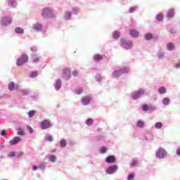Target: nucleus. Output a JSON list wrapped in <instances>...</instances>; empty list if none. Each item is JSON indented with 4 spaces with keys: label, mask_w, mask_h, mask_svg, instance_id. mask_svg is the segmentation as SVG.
Instances as JSON below:
<instances>
[{
    "label": "nucleus",
    "mask_w": 180,
    "mask_h": 180,
    "mask_svg": "<svg viewBox=\"0 0 180 180\" xmlns=\"http://www.w3.org/2000/svg\"><path fill=\"white\" fill-rule=\"evenodd\" d=\"M41 16L44 19H54L56 18V13L51 7H45L41 11Z\"/></svg>",
    "instance_id": "nucleus-1"
},
{
    "label": "nucleus",
    "mask_w": 180,
    "mask_h": 180,
    "mask_svg": "<svg viewBox=\"0 0 180 180\" xmlns=\"http://www.w3.org/2000/svg\"><path fill=\"white\" fill-rule=\"evenodd\" d=\"M144 95H146L145 89H139L131 94V98L134 101H136V99H140V98L144 96Z\"/></svg>",
    "instance_id": "nucleus-2"
},
{
    "label": "nucleus",
    "mask_w": 180,
    "mask_h": 180,
    "mask_svg": "<svg viewBox=\"0 0 180 180\" xmlns=\"http://www.w3.org/2000/svg\"><path fill=\"white\" fill-rule=\"evenodd\" d=\"M120 46L124 50H130V49H133V42L130 40L125 39L124 38H121Z\"/></svg>",
    "instance_id": "nucleus-3"
},
{
    "label": "nucleus",
    "mask_w": 180,
    "mask_h": 180,
    "mask_svg": "<svg viewBox=\"0 0 180 180\" xmlns=\"http://www.w3.org/2000/svg\"><path fill=\"white\" fill-rule=\"evenodd\" d=\"M129 72L128 68H122L120 70H115L112 73V78H119V77H122L123 74H127Z\"/></svg>",
    "instance_id": "nucleus-4"
},
{
    "label": "nucleus",
    "mask_w": 180,
    "mask_h": 180,
    "mask_svg": "<svg viewBox=\"0 0 180 180\" xmlns=\"http://www.w3.org/2000/svg\"><path fill=\"white\" fill-rule=\"evenodd\" d=\"M168 155V153H167V150H165V148H160L157 150L155 153L156 158H158V160H164L165 158H167Z\"/></svg>",
    "instance_id": "nucleus-5"
},
{
    "label": "nucleus",
    "mask_w": 180,
    "mask_h": 180,
    "mask_svg": "<svg viewBox=\"0 0 180 180\" xmlns=\"http://www.w3.org/2000/svg\"><path fill=\"white\" fill-rule=\"evenodd\" d=\"M0 23L1 27H6V26H9V25L12 23V16L6 15L2 17Z\"/></svg>",
    "instance_id": "nucleus-6"
},
{
    "label": "nucleus",
    "mask_w": 180,
    "mask_h": 180,
    "mask_svg": "<svg viewBox=\"0 0 180 180\" xmlns=\"http://www.w3.org/2000/svg\"><path fill=\"white\" fill-rule=\"evenodd\" d=\"M27 61H29V56H27V55L22 54V57L17 60V65L18 67H22V65L26 64Z\"/></svg>",
    "instance_id": "nucleus-7"
},
{
    "label": "nucleus",
    "mask_w": 180,
    "mask_h": 180,
    "mask_svg": "<svg viewBox=\"0 0 180 180\" xmlns=\"http://www.w3.org/2000/svg\"><path fill=\"white\" fill-rule=\"evenodd\" d=\"M62 78L65 79V81L71 79V70L70 68H65L63 70Z\"/></svg>",
    "instance_id": "nucleus-8"
},
{
    "label": "nucleus",
    "mask_w": 180,
    "mask_h": 180,
    "mask_svg": "<svg viewBox=\"0 0 180 180\" xmlns=\"http://www.w3.org/2000/svg\"><path fill=\"white\" fill-rule=\"evenodd\" d=\"M51 122L49 120H44L41 122V130H47V129H50L52 127Z\"/></svg>",
    "instance_id": "nucleus-9"
},
{
    "label": "nucleus",
    "mask_w": 180,
    "mask_h": 180,
    "mask_svg": "<svg viewBox=\"0 0 180 180\" xmlns=\"http://www.w3.org/2000/svg\"><path fill=\"white\" fill-rule=\"evenodd\" d=\"M119 169V167L117 165L110 166L106 169V173L108 175L115 174Z\"/></svg>",
    "instance_id": "nucleus-10"
},
{
    "label": "nucleus",
    "mask_w": 180,
    "mask_h": 180,
    "mask_svg": "<svg viewBox=\"0 0 180 180\" xmlns=\"http://www.w3.org/2000/svg\"><path fill=\"white\" fill-rule=\"evenodd\" d=\"M91 101H92V96L89 95L84 96L82 99V104L84 105V106H86V105H89V103H91Z\"/></svg>",
    "instance_id": "nucleus-11"
},
{
    "label": "nucleus",
    "mask_w": 180,
    "mask_h": 180,
    "mask_svg": "<svg viewBox=\"0 0 180 180\" xmlns=\"http://www.w3.org/2000/svg\"><path fill=\"white\" fill-rule=\"evenodd\" d=\"M32 29L35 32H41L43 30V24L40 22H35L32 25Z\"/></svg>",
    "instance_id": "nucleus-12"
},
{
    "label": "nucleus",
    "mask_w": 180,
    "mask_h": 180,
    "mask_svg": "<svg viewBox=\"0 0 180 180\" xmlns=\"http://www.w3.org/2000/svg\"><path fill=\"white\" fill-rule=\"evenodd\" d=\"M53 86L56 91H60L61 89V86H63V82H61L60 79L56 80Z\"/></svg>",
    "instance_id": "nucleus-13"
},
{
    "label": "nucleus",
    "mask_w": 180,
    "mask_h": 180,
    "mask_svg": "<svg viewBox=\"0 0 180 180\" xmlns=\"http://www.w3.org/2000/svg\"><path fill=\"white\" fill-rule=\"evenodd\" d=\"M22 141V139L19 136H15L13 138V140L9 141V144L11 146H16V144H19Z\"/></svg>",
    "instance_id": "nucleus-14"
},
{
    "label": "nucleus",
    "mask_w": 180,
    "mask_h": 180,
    "mask_svg": "<svg viewBox=\"0 0 180 180\" xmlns=\"http://www.w3.org/2000/svg\"><path fill=\"white\" fill-rule=\"evenodd\" d=\"M72 18V13L70 11H66L64 13L63 19H65V20H71Z\"/></svg>",
    "instance_id": "nucleus-15"
},
{
    "label": "nucleus",
    "mask_w": 180,
    "mask_h": 180,
    "mask_svg": "<svg viewBox=\"0 0 180 180\" xmlns=\"http://www.w3.org/2000/svg\"><path fill=\"white\" fill-rule=\"evenodd\" d=\"M129 34L131 37H134V39H137L140 34V32L139 30L133 29L130 30Z\"/></svg>",
    "instance_id": "nucleus-16"
},
{
    "label": "nucleus",
    "mask_w": 180,
    "mask_h": 180,
    "mask_svg": "<svg viewBox=\"0 0 180 180\" xmlns=\"http://www.w3.org/2000/svg\"><path fill=\"white\" fill-rule=\"evenodd\" d=\"M8 90L12 92V91H15V89H18L19 88V85L15 84V82H11L8 85Z\"/></svg>",
    "instance_id": "nucleus-17"
},
{
    "label": "nucleus",
    "mask_w": 180,
    "mask_h": 180,
    "mask_svg": "<svg viewBox=\"0 0 180 180\" xmlns=\"http://www.w3.org/2000/svg\"><path fill=\"white\" fill-rule=\"evenodd\" d=\"M115 161L116 158L113 155H110L105 159V162H107V164H113V162H115Z\"/></svg>",
    "instance_id": "nucleus-18"
},
{
    "label": "nucleus",
    "mask_w": 180,
    "mask_h": 180,
    "mask_svg": "<svg viewBox=\"0 0 180 180\" xmlns=\"http://www.w3.org/2000/svg\"><path fill=\"white\" fill-rule=\"evenodd\" d=\"M7 4L9 8H15V6H18L16 0H7Z\"/></svg>",
    "instance_id": "nucleus-19"
},
{
    "label": "nucleus",
    "mask_w": 180,
    "mask_h": 180,
    "mask_svg": "<svg viewBox=\"0 0 180 180\" xmlns=\"http://www.w3.org/2000/svg\"><path fill=\"white\" fill-rule=\"evenodd\" d=\"M154 37V35L151 32H146L144 34V39L145 40H147V41H150V40H153Z\"/></svg>",
    "instance_id": "nucleus-20"
},
{
    "label": "nucleus",
    "mask_w": 180,
    "mask_h": 180,
    "mask_svg": "<svg viewBox=\"0 0 180 180\" xmlns=\"http://www.w3.org/2000/svg\"><path fill=\"white\" fill-rule=\"evenodd\" d=\"M59 146L60 148H65V147H67V140L65 139H61L59 141Z\"/></svg>",
    "instance_id": "nucleus-21"
},
{
    "label": "nucleus",
    "mask_w": 180,
    "mask_h": 180,
    "mask_svg": "<svg viewBox=\"0 0 180 180\" xmlns=\"http://www.w3.org/2000/svg\"><path fill=\"white\" fill-rule=\"evenodd\" d=\"M162 103L165 106H168L171 103V98L168 97H165L162 101Z\"/></svg>",
    "instance_id": "nucleus-22"
},
{
    "label": "nucleus",
    "mask_w": 180,
    "mask_h": 180,
    "mask_svg": "<svg viewBox=\"0 0 180 180\" xmlns=\"http://www.w3.org/2000/svg\"><path fill=\"white\" fill-rule=\"evenodd\" d=\"M166 50H168V51H172L175 50V45L173 43H168L166 46Z\"/></svg>",
    "instance_id": "nucleus-23"
},
{
    "label": "nucleus",
    "mask_w": 180,
    "mask_h": 180,
    "mask_svg": "<svg viewBox=\"0 0 180 180\" xmlns=\"http://www.w3.org/2000/svg\"><path fill=\"white\" fill-rule=\"evenodd\" d=\"M158 91L160 95H165V94H167V88L165 86L159 87Z\"/></svg>",
    "instance_id": "nucleus-24"
},
{
    "label": "nucleus",
    "mask_w": 180,
    "mask_h": 180,
    "mask_svg": "<svg viewBox=\"0 0 180 180\" xmlns=\"http://www.w3.org/2000/svg\"><path fill=\"white\" fill-rule=\"evenodd\" d=\"M174 15H175V11L174 9H170L167 11V17L169 19H171V18H174Z\"/></svg>",
    "instance_id": "nucleus-25"
},
{
    "label": "nucleus",
    "mask_w": 180,
    "mask_h": 180,
    "mask_svg": "<svg viewBox=\"0 0 180 180\" xmlns=\"http://www.w3.org/2000/svg\"><path fill=\"white\" fill-rule=\"evenodd\" d=\"M157 57L158 60H164L165 57V53L163 51H159L157 53Z\"/></svg>",
    "instance_id": "nucleus-26"
},
{
    "label": "nucleus",
    "mask_w": 180,
    "mask_h": 180,
    "mask_svg": "<svg viewBox=\"0 0 180 180\" xmlns=\"http://www.w3.org/2000/svg\"><path fill=\"white\" fill-rule=\"evenodd\" d=\"M15 32L17 33V34H23L25 30L22 28L17 27L15 28Z\"/></svg>",
    "instance_id": "nucleus-27"
},
{
    "label": "nucleus",
    "mask_w": 180,
    "mask_h": 180,
    "mask_svg": "<svg viewBox=\"0 0 180 180\" xmlns=\"http://www.w3.org/2000/svg\"><path fill=\"white\" fill-rule=\"evenodd\" d=\"M49 161H50V162H57V157H56V155H50L49 157Z\"/></svg>",
    "instance_id": "nucleus-28"
},
{
    "label": "nucleus",
    "mask_w": 180,
    "mask_h": 180,
    "mask_svg": "<svg viewBox=\"0 0 180 180\" xmlns=\"http://www.w3.org/2000/svg\"><path fill=\"white\" fill-rule=\"evenodd\" d=\"M155 129H157V130H160L162 129V122H158L155 124Z\"/></svg>",
    "instance_id": "nucleus-29"
},
{
    "label": "nucleus",
    "mask_w": 180,
    "mask_h": 180,
    "mask_svg": "<svg viewBox=\"0 0 180 180\" xmlns=\"http://www.w3.org/2000/svg\"><path fill=\"white\" fill-rule=\"evenodd\" d=\"M112 37L113 39H115V40H117V39L120 38V32L117 31L114 32V33L112 34Z\"/></svg>",
    "instance_id": "nucleus-30"
},
{
    "label": "nucleus",
    "mask_w": 180,
    "mask_h": 180,
    "mask_svg": "<svg viewBox=\"0 0 180 180\" xmlns=\"http://www.w3.org/2000/svg\"><path fill=\"white\" fill-rule=\"evenodd\" d=\"M85 123L86 126H92V124H94V119L89 118L86 120Z\"/></svg>",
    "instance_id": "nucleus-31"
},
{
    "label": "nucleus",
    "mask_w": 180,
    "mask_h": 180,
    "mask_svg": "<svg viewBox=\"0 0 180 180\" xmlns=\"http://www.w3.org/2000/svg\"><path fill=\"white\" fill-rule=\"evenodd\" d=\"M136 126H137L139 129H143V127H144V121L139 120V121L136 122Z\"/></svg>",
    "instance_id": "nucleus-32"
},
{
    "label": "nucleus",
    "mask_w": 180,
    "mask_h": 180,
    "mask_svg": "<svg viewBox=\"0 0 180 180\" xmlns=\"http://www.w3.org/2000/svg\"><path fill=\"white\" fill-rule=\"evenodd\" d=\"M46 141H53L54 139L53 138V136H51L50 134H47L45 136Z\"/></svg>",
    "instance_id": "nucleus-33"
},
{
    "label": "nucleus",
    "mask_w": 180,
    "mask_h": 180,
    "mask_svg": "<svg viewBox=\"0 0 180 180\" xmlns=\"http://www.w3.org/2000/svg\"><path fill=\"white\" fill-rule=\"evenodd\" d=\"M164 19V15H162V13H159L156 15V20L158 22H161Z\"/></svg>",
    "instance_id": "nucleus-34"
},
{
    "label": "nucleus",
    "mask_w": 180,
    "mask_h": 180,
    "mask_svg": "<svg viewBox=\"0 0 180 180\" xmlns=\"http://www.w3.org/2000/svg\"><path fill=\"white\" fill-rule=\"evenodd\" d=\"M78 12H79V8L74 7L72 8V13H73V15H78Z\"/></svg>",
    "instance_id": "nucleus-35"
},
{
    "label": "nucleus",
    "mask_w": 180,
    "mask_h": 180,
    "mask_svg": "<svg viewBox=\"0 0 180 180\" xmlns=\"http://www.w3.org/2000/svg\"><path fill=\"white\" fill-rule=\"evenodd\" d=\"M82 92H84V91L82 90V88L79 87V88H77L75 90V93L77 94V95H81L82 94Z\"/></svg>",
    "instance_id": "nucleus-36"
},
{
    "label": "nucleus",
    "mask_w": 180,
    "mask_h": 180,
    "mask_svg": "<svg viewBox=\"0 0 180 180\" xmlns=\"http://www.w3.org/2000/svg\"><path fill=\"white\" fill-rule=\"evenodd\" d=\"M168 32L169 33H170V34H176V29L174 28V27H172V28H169L168 30Z\"/></svg>",
    "instance_id": "nucleus-37"
},
{
    "label": "nucleus",
    "mask_w": 180,
    "mask_h": 180,
    "mask_svg": "<svg viewBox=\"0 0 180 180\" xmlns=\"http://www.w3.org/2000/svg\"><path fill=\"white\" fill-rule=\"evenodd\" d=\"M94 61H101L102 60L103 57L101 55H95L94 56Z\"/></svg>",
    "instance_id": "nucleus-38"
},
{
    "label": "nucleus",
    "mask_w": 180,
    "mask_h": 180,
    "mask_svg": "<svg viewBox=\"0 0 180 180\" xmlns=\"http://www.w3.org/2000/svg\"><path fill=\"white\" fill-rule=\"evenodd\" d=\"M34 115H36V110H32L28 112V116L29 117H33V116H34Z\"/></svg>",
    "instance_id": "nucleus-39"
},
{
    "label": "nucleus",
    "mask_w": 180,
    "mask_h": 180,
    "mask_svg": "<svg viewBox=\"0 0 180 180\" xmlns=\"http://www.w3.org/2000/svg\"><path fill=\"white\" fill-rule=\"evenodd\" d=\"M22 95H29V94H30V90L27 89H24L22 90Z\"/></svg>",
    "instance_id": "nucleus-40"
},
{
    "label": "nucleus",
    "mask_w": 180,
    "mask_h": 180,
    "mask_svg": "<svg viewBox=\"0 0 180 180\" xmlns=\"http://www.w3.org/2000/svg\"><path fill=\"white\" fill-rule=\"evenodd\" d=\"M18 136H25V131L22 128H19L18 131Z\"/></svg>",
    "instance_id": "nucleus-41"
},
{
    "label": "nucleus",
    "mask_w": 180,
    "mask_h": 180,
    "mask_svg": "<svg viewBox=\"0 0 180 180\" xmlns=\"http://www.w3.org/2000/svg\"><path fill=\"white\" fill-rule=\"evenodd\" d=\"M138 9V7L136 6H134V7H131L129 8V13H134V12H136V11H137Z\"/></svg>",
    "instance_id": "nucleus-42"
},
{
    "label": "nucleus",
    "mask_w": 180,
    "mask_h": 180,
    "mask_svg": "<svg viewBox=\"0 0 180 180\" xmlns=\"http://www.w3.org/2000/svg\"><path fill=\"white\" fill-rule=\"evenodd\" d=\"M127 180H134V173H131L128 175L127 178Z\"/></svg>",
    "instance_id": "nucleus-43"
},
{
    "label": "nucleus",
    "mask_w": 180,
    "mask_h": 180,
    "mask_svg": "<svg viewBox=\"0 0 180 180\" xmlns=\"http://www.w3.org/2000/svg\"><path fill=\"white\" fill-rule=\"evenodd\" d=\"M30 78H36V77H37V72H32L30 74Z\"/></svg>",
    "instance_id": "nucleus-44"
},
{
    "label": "nucleus",
    "mask_w": 180,
    "mask_h": 180,
    "mask_svg": "<svg viewBox=\"0 0 180 180\" xmlns=\"http://www.w3.org/2000/svg\"><path fill=\"white\" fill-rule=\"evenodd\" d=\"M95 78L98 82H101V81H102V76L100 75H96Z\"/></svg>",
    "instance_id": "nucleus-45"
},
{
    "label": "nucleus",
    "mask_w": 180,
    "mask_h": 180,
    "mask_svg": "<svg viewBox=\"0 0 180 180\" xmlns=\"http://www.w3.org/2000/svg\"><path fill=\"white\" fill-rule=\"evenodd\" d=\"M32 61L33 63H39V61H40V59L39 58V57L32 56Z\"/></svg>",
    "instance_id": "nucleus-46"
},
{
    "label": "nucleus",
    "mask_w": 180,
    "mask_h": 180,
    "mask_svg": "<svg viewBox=\"0 0 180 180\" xmlns=\"http://www.w3.org/2000/svg\"><path fill=\"white\" fill-rule=\"evenodd\" d=\"M139 164V160H133L131 163V167H136V165H137Z\"/></svg>",
    "instance_id": "nucleus-47"
},
{
    "label": "nucleus",
    "mask_w": 180,
    "mask_h": 180,
    "mask_svg": "<svg viewBox=\"0 0 180 180\" xmlns=\"http://www.w3.org/2000/svg\"><path fill=\"white\" fill-rule=\"evenodd\" d=\"M142 109H143V112H147V110H148V109H149V107L148 105L145 104L142 106Z\"/></svg>",
    "instance_id": "nucleus-48"
},
{
    "label": "nucleus",
    "mask_w": 180,
    "mask_h": 180,
    "mask_svg": "<svg viewBox=\"0 0 180 180\" xmlns=\"http://www.w3.org/2000/svg\"><path fill=\"white\" fill-rule=\"evenodd\" d=\"M46 168V165L44 163H41L39 165V169H44Z\"/></svg>",
    "instance_id": "nucleus-49"
},
{
    "label": "nucleus",
    "mask_w": 180,
    "mask_h": 180,
    "mask_svg": "<svg viewBox=\"0 0 180 180\" xmlns=\"http://www.w3.org/2000/svg\"><path fill=\"white\" fill-rule=\"evenodd\" d=\"M31 51H33L34 53H36L37 51V46H32L30 48Z\"/></svg>",
    "instance_id": "nucleus-50"
},
{
    "label": "nucleus",
    "mask_w": 180,
    "mask_h": 180,
    "mask_svg": "<svg viewBox=\"0 0 180 180\" xmlns=\"http://www.w3.org/2000/svg\"><path fill=\"white\" fill-rule=\"evenodd\" d=\"M101 154H105L106 153V148L105 147H102L100 150Z\"/></svg>",
    "instance_id": "nucleus-51"
},
{
    "label": "nucleus",
    "mask_w": 180,
    "mask_h": 180,
    "mask_svg": "<svg viewBox=\"0 0 180 180\" xmlns=\"http://www.w3.org/2000/svg\"><path fill=\"white\" fill-rule=\"evenodd\" d=\"M27 129H28V131L30 133V134H33V128H32V127H30V126H28Z\"/></svg>",
    "instance_id": "nucleus-52"
},
{
    "label": "nucleus",
    "mask_w": 180,
    "mask_h": 180,
    "mask_svg": "<svg viewBox=\"0 0 180 180\" xmlns=\"http://www.w3.org/2000/svg\"><path fill=\"white\" fill-rule=\"evenodd\" d=\"M72 75L73 77H78V71L77 70H73Z\"/></svg>",
    "instance_id": "nucleus-53"
},
{
    "label": "nucleus",
    "mask_w": 180,
    "mask_h": 180,
    "mask_svg": "<svg viewBox=\"0 0 180 180\" xmlns=\"http://www.w3.org/2000/svg\"><path fill=\"white\" fill-rule=\"evenodd\" d=\"M15 155H16V153L15 152H11L10 154L8 155V156L11 157V158H13V157H15Z\"/></svg>",
    "instance_id": "nucleus-54"
},
{
    "label": "nucleus",
    "mask_w": 180,
    "mask_h": 180,
    "mask_svg": "<svg viewBox=\"0 0 180 180\" xmlns=\"http://www.w3.org/2000/svg\"><path fill=\"white\" fill-rule=\"evenodd\" d=\"M24 155L23 152H18L16 153V157H18V158L22 157V155Z\"/></svg>",
    "instance_id": "nucleus-55"
},
{
    "label": "nucleus",
    "mask_w": 180,
    "mask_h": 180,
    "mask_svg": "<svg viewBox=\"0 0 180 180\" xmlns=\"http://www.w3.org/2000/svg\"><path fill=\"white\" fill-rule=\"evenodd\" d=\"M176 155L180 157V148H178L176 152Z\"/></svg>",
    "instance_id": "nucleus-56"
},
{
    "label": "nucleus",
    "mask_w": 180,
    "mask_h": 180,
    "mask_svg": "<svg viewBox=\"0 0 180 180\" xmlns=\"http://www.w3.org/2000/svg\"><path fill=\"white\" fill-rule=\"evenodd\" d=\"M38 168H39V166L37 167V165H34L32 167V170L33 171H37Z\"/></svg>",
    "instance_id": "nucleus-57"
},
{
    "label": "nucleus",
    "mask_w": 180,
    "mask_h": 180,
    "mask_svg": "<svg viewBox=\"0 0 180 180\" xmlns=\"http://www.w3.org/2000/svg\"><path fill=\"white\" fill-rule=\"evenodd\" d=\"M1 136H6V131H5V130H3L2 131H1Z\"/></svg>",
    "instance_id": "nucleus-58"
},
{
    "label": "nucleus",
    "mask_w": 180,
    "mask_h": 180,
    "mask_svg": "<svg viewBox=\"0 0 180 180\" xmlns=\"http://www.w3.org/2000/svg\"><path fill=\"white\" fill-rule=\"evenodd\" d=\"M175 68H180V62L175 65Z\"/></svg>",
    "instance_id": "nucleus-59"
},
{
    "label": "nucleus",
    "mask_w": 180,
    "mask_h": 180,
    "mask_svg": "<svg viewBox=\"0 0 180 180\" xmlns=\"http://www.w3.org/2000/svg\"><path fill=\"white\" fill-rule=\"evenodd\" d=\"M2 148H5V146L1 145V146H0V149H2Z\"/></svg>",
    "instance_id": "nucleus-60"
}]
</instances>
